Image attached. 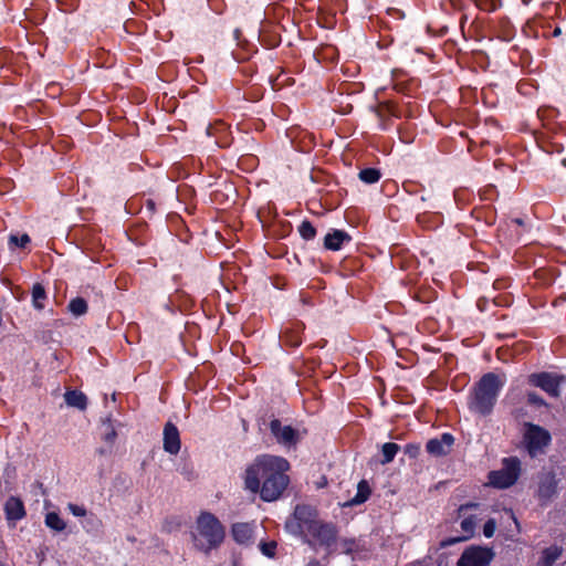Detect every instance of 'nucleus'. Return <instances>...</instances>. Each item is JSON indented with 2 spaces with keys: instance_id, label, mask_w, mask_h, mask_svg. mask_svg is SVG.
Instances as JSON below:
<instances>
[{
  "instance_id": "f257e3e1",
  "label": "nucleus",
  "mask_w": 566,
  "mask_h": 566,
  "mask_svg": "<svg viewBox=\"0 0 566 566\" xmlns=\"http://www.w3.org/2000/svg\"><path fill=\"white\" fill-rule=\"evenodd\" d=\"M289 470L290 463L282 457L259 455L245 470V489L252 493H259L265 502L276 501L290 483L286 474Z\"/></svg>"
},
{
  "instance_id": "f03ea898",
  "label": "nucleus",
  "mask_w": 566,
  "mask_h": 566,
  "mask_svg": "<svg viewBox=\"0 0 566 566\" xmlns=\"http://www.w3.org/2000/svg\"><path fill=\"white\" fill-rule=\"evenodd\" d=\"M193 547L205 554L217 549L226 538L223 524L210 512H201L190 532Z\"/></svg>"
},
{
  "instance_id": "7ed1b4c3",
  "label": "nucleus",
  "mask_w": 566,
  "mask_h": 566,
  "mask_svg": "<svg viewBox=\"0 0 566 566\" xmlns=\"http://www.w3.org/2000/svg\"><path fill=\"white\" fill-rule=\"evenodd\" d=\"M503 384L497 375L493 373L485 374L474 387L469 402L470 409L482 416L489 415L496 402Z\"/></svg>"
},
{
  "instance_id": "20e7f679",
  "label": "nucleus",
  "mask_w": 566,
  "mask_h": 566,
  "mask_svg": "<svg viewBox=\"0 0 566 566\" xmlns=\"http://www.w3.org/2000/svg\"><path fill=\"white\" fill-rule=\"evenodd\" d=\"M478 510L479 504L476 503H468L459 507V516L462 518L460 526L463 535L460 537H451L442 541L441 547L450 546L473 537L476 524L479 521H481V514L473 513L472 511Z\"/></svg>"
},
{
  "instance_id": "39448f33",
  "label": "nucleus",
  "mask_w": 566,
  "mask_h": 566,
  "mask_svg": "<svg viewBox=\"0 0 566 566\" xmlns=\"http://www.w3.org/2000/svg\"><path fill=\"white\" fill-rule=\"evenodd\" d=\"M521 473V461L516 457L505 458L503 468L489 473V483L497 489L512 486Z\"/></svg>"
},
{
  "instance_id": "423d86ee",
  "label": "nucleus",
  "mask_w": 566,
  "mask_h": 566,
  "mask_svg": "<svg viewBox=\"0 0 566 566\" xmlns=\"http://www.w3.org/2000/svg\"><path fill=\"white\" fill-rule=\"evenodd\" d=\"M304 541L313 546L331 547L337 538V528L332 523L315 522L303 535Z\"/></svg>"
},
{
  "instance_id": "0eeeda50",
  "label": "nucleus",
  "mask_w": 566,
  "mask_h": 566,
  "mask_svg": "<svg viewBox=\"0 0 566 566\" xmlns=\"http://www.w3.org/2000/svg\"><path fill=\"white\" fill-rule=\"evenodd\" d=\"M317 521L316 511L313 507L300 504L295 506L293 517L286 522V528L295 535L303 536Z\"/></svg>"
},
{
  "instance_id": "6e6552de",
  "label": "nucleus",
  "mask_w": 566,
  "mask_h": 566,
  "mask_svg": "<svg viewBox=\"0 0 566 566\" xmlns=\"http://www.w3.org/2000/svg\"><path fill=\"white\" fill-rule=\"evenodd\" d=\"M494 556L492 548L472 545L463 551L457 566H490Z\"/></svg>"
},
{
  "instance_id": "1a4fd4ad",
  "label": "nucleus",
  "mask_w": 566,
  "mask_h": 566,
  "mask_svg": "<svg viewBox=\"0 0 566 566\" xmlns=\"http://www.w3.org/2000/svg\"><path fill=\"white\" fill-rule=\"evenodd\" d=\"M525 441L530 454L534 457L537 452L542 451L544 447L549 444L551 434L546 429L528 423L526 426Z\"/></svg>"
},
{
  "instance_id": "9d476101",
  "label": "nucleus",
  "mask_w": 566,
  "mask_h": 566,
  "mask_svg": "<svg viewBox=\"0 0 566 566\" xmlns=\"http://www.w3.org/2000/svg\"><path fill=\"white\" fill-rule=\"evenodd\" d=\"M564 380L563 376L552 374V373H541V374H533L530 376V381L536 386L542 388L544 391H546L552 397H558L559 396V387L562 381Z\"/></svg>"
},
{
  "instance_id": "9b49d317",
  "label": "nucleus",
  "mask_w": 566,
  "mask_h": 566,
  "mask_svg": "<svg viewBox=\"0 0 566 566\" xmlns=\"http://www.w3.org/2000/svg\"><path fill=\"white\" fill-rule=\"evenodd\" d=\"M270 429L277 442L283 446L292 447L295 446L300 440L298 432L291 426L282 427V423L279 419H273L270 422Z\"/></svg>"
},
{
  "instance_id": "f8f14e48",
  "label": "nucleus",
  "mask_w": 566,
  "mask_h": 566,
  "mask_svg": "<svg viewBox=\"0 0 566 566\" xmlns=\"http://www.w3.org/2000/svg\"><path fill=\"white\" fill-rule=\"evenodd\" d=\"M453 442L454 439L450 433H443L441 438L430 439L426 444V449L428 453L441 457L449 452Z\"/></svg>"
},
{
  "instance_id": "ddd939ff",
  "label": "nucleus",
  "mask_w": 566,
  "mask_h": 566,
  "mask_svg": "<svg viewBox=\"0 0 566 566\" xmlns=\"http://www.w3.org/2000/svg\"><path fill=\"white\" fill-rule=\"evenodd\" d=\"M164 449L170 454H177L180 450L179 431L171 422H167L164 428Z\"/></svg>"
},
{
  "instance_id": "4468645a",
  "label": "nucleus",
  "mask_w": 566,
  "mask_h": 566,
  "mask_svg": "<svg viewBox=\"0 0 566 566\" xmlns=\"http://www.w3.org/2000/svg\"><path fill=\"white\" fill-rule=\"evenodd\" d=\"M352 237L344 230L334 229L324 238V248L331 251H338L344 243L350 242Z\"/></svg>"
},
{
  "instance_id": "2eb2a0df",
  "label": "nucleus",
  "mask_w": 566,
  "mask_h": 566,
  "mask_svg": "<svg viewBox=\"0 0 566 566\" xmlns=\"http://www.w3.org/2000/svg\"><path fill=\"white\" fill-rule=\"evenodd\" d=\"M233 539L240 545H249L253 539V526L249 523H235L231 527Z\"/></svg>"
},
{
  "instance_id": "dca6fc26",
  "label": "nucleus",
  "mask_w": 566,
  "mask_h": 566,
  "mask_svg": "<svg viewBox=\"0 0 566 566\" xmlns=\"http://www.w3.org/2000/svg\"><path fill=\"white\" fill-rule=\"evenodd\" d=\"M4 512L8 521H19L25 516L23 502L19 497L11 496L4 504Z\"/></svg>"
},
{
  "instance_id": "f3484780",
  "label": "nucleus",
  "mask_w": 566,
  "mask_h": 566,
  "mask_svg": "<svg viewBox=\"0 0 566 566\" xmlns=\"http://www.w3.org/2000/svg\"><path fill=\"white\" fill-rule=\"evenodd\" d=\"M556 489V482L552 473H547L542 476L538 485V497L542 502L546 503L552 499Z\"/></svg>"
},
{
  "instance_id": "a211bd4d",
  "label": "nucleus",
  "mask_w": 566,
  "mask_h": 566,
  "mask_svg": "<svg viewBox=\"0 0 566 566\" xmlns=\"http://www.w3.org/2000/svg\"><path fill=\"white\" fill-rule=\"evenodd\" d=\"M65 402L71 406L75 407L80 410H84L87 406V398L86 396L78 390H69L64 394Z\"/></svg>"
},
{
  "instance_id": "6ab92c4d",
  "label": "nucleus",
  "mask_w": 566,
  "mask_h": 566,
  "mask_svg": "<svg viewBox=\"0 0 566 566\" xmlns=\"http://www.w3.org/2000/svg\"><path fill=\"white\" fill-rule=\"evenodd\" d=\"M562 548L558 546H551L543 551L541 562L545 566H553V564L560 557Z\"/></svg>"
},
{
  "instance_id": "aec40b11",
  "label": "nucleus",
  "mask_w": 566,
  "mask_h": 566,
  "mask_svg": "<svg viewBox=\"0 0 566 566\" xmlns=\"http://www.w3.org/2000/svg\"><path fill=\"white\" fill-rule=\"evenodd\" d=\"M46 298V292L42 284L35 283L32 287V303L36 310L44 308V301Z\"/></svg>"
},
{
  "instance_id": "412c9836",
  "label": "nucleus",
  "mask_w": 566,
  "mask_h": 566,
  "mask_svg": "<svg viewBox=\"0 0 566 566\" xmlns=\"http://www.w3.org/2000/svg\"><path fill=\"white\" fill-rule=\"evenodd\" d=\"M400 447L395 442H387L381 447L382 459L380 460L381 464H387L394 461L396 454L399 452Z\"/></svg>"
},
{
  "instance_id": "4be33fe9",
  "label": "nucleus",
  "mask_w": 566,
  "mask_h": 566,
  "mask_svg": "<svg viewBox=\"0 0 566 566\" xmlns=\"http://www.w3.org/2000/svg\"><path fill=\"white\" fill-rule=\"evenodd\" d=\"M358 177L363 182L373 185L379 181L381 172L377 168H365L359 171Z\"/></svg>"
},
{
  "instance_id": "5701e85b",
  "label": "nucleus",
  "mask_w": 566,
  "mask_h": 566,
  "mask_svg": "<svg viewBox=\"0 0 566 566\" xmlns=\"http://www.w3.org/2000/svg\"><path fill=\"white\" fill-rule=\"evenodd\" d=\"M370 492L371 491H370V488H369L367 481L361 480L357 485V493L354 496V499L352 500V503L353 504L364 503L365 501L368 500Z\"/></svg>"
},
{
  "instance_id": "b1692460",
  "label": "nucleus",
  "mask_w": 566,
  "mask_h": 566,
  "mask_svg": "<svg viewBox=\"0 0 566 566\" xmlns=\"http://www.w3.org/2000/svg\"><path fill=\"white\" fill-rule=\"evenodd\" d=\"M45 524L48 527L61 532L66 527L64 521L59 516L57 513L50 512L45 516Z\"/></svg>"
},
{
  "instance_id": "393cba45",
  "label": "nucleus",
  "mask_w": 566,
  "mask_h": 566,
  "mask_svg": "<svg viewBox=\"0 0 566 566\" xmlns=\"http://www.w3.org/2000/svg\"><path fill=\"white\" fill-rule=\"evenodd\" d=\"M69 310L75 316H81L87 312V303L82 297H75L69 303Z\"/></svg>"
},
{
  "instance_id": "a878e982",
  "label": "nucleus",
  "mask_w": 566,
  "mask_h": 566,
  "mask_svg": "<svg viewBox=\"0 0 566 566\" xmlns=\"http://www.w3.org/2000/svg\"><path fill=\"white\" fill-rule=\"evenodd\" d=\"M298 232H300V235L304 239V240H312L315 238L316 235V229L313 227V224L305 220L303 221L300 227H298Z\"/></svg>"
},
{
  "instance_id": "bb28decb",
  "label": "nucleus",
  "mask_w": 566,
  "mask_h": 566,
  "mask_svg": "<svg viewBox=\"0 0 566 566\" xmlns=\"http://www.w3.org/2000/svg\"><path fill=\"white\" fill-rule=\"evenodd\" d=\"M259 547H260L261 553L264 556H266L269 558H274L275 557L276 547H277V543L275 541L261 542Z\"/></svg>"
},
{
  "instance_id": "cd10ccee",
  "label": "nucleus",
  "mask_w": 566,
  "mask_h": 566,
  "mask_svg": "<svg viewBox=\"0 0 566 566\" xmlns=\"http://www.w3.org/2000/svg\"><path fill=\"white\" fill-rule=\"evenodd\" d=\"M340 546H342L343 553H345L347 555H352V554L360 551L359 543L353 538L343 539L340 543Z\"/></svg>"
},
{
  "instance_id": "c85d7f7f",
  "label": "nucleus",
  "mask_w": 566,
  "mask_h": 566,
  "mask_svg": "<svg viewBox=\"0 0 566 566\" xmlns=\"http://www.w3.org/2000/svg\"><path fill=\"white\" fill-rule=\"evenodd\" d=\"M9 241L17 247L24 248L30 242V238L28 234H22L21 237L11 235Z\"/></svg>"
},
{
  "instance_id": "c756f323",
  "label": "nucleus",
  "mask_w": 566,
  "mask_h": 566,
  "mask_svg": "<svg viewBox=\"0 0 566 566\" xmlns=\"http://www.w3.org/2000/svg\"><path fill=\"white\" fill-rule=\"evenodd\" d=\"M496 528V523L494 520H489L483 526V534L485 537L490 538L494 535Z\"/></svg>"
},
{
  "instance_id": "7c9ffc66",
  "label": "nucleus",
  "mask_w": 566,
  "mask_h": 566,
  "mask_svg": "<svg viewBox=\"0 0 566 566\" xmlns=\"http://www.w3.org/2000/svg\"><path fill=\"white\" fill-rule=\"evenodd\" d=\"M69 510L71 513L75 516H85L86 510L83 506L76 505V504H69Z\"/></svg>"
},
{
  "instance_id": "2f4dec72",
  "label": "nucleus",
  "mask_w": 566,
  "mask_h": 566,
  "mask_svg": "<svg viewBox=\"0 0 566 566\" xmlns=\"http://www.w3.org/2000/svg\"><path fill=\"white\" fill-rule=\"evenodd\" d=\"M284 342L293 347H296L301 344L302 340L298 335H293V336L289 337L287 332H285L284 333Z\"/></svg>"
},
{
  "instance_id": "473e14b6",
  "label": "nucleus",
  "mask_w": 566,
  "mask_h": 566,
  "mask_svg": "<svg viewBox=\"0 0 566 566\" xmlns=\"http://www.w3.org/2000/svg\"><path fill=\"white\" fill-rule=\"evenodd\" d=\"M527 400L532 405H537V406L544 405V400L535 392H530L527 395Z\"/></svg>"
},
{
  "instance_id": "72a5a7b5",
  "label": "nucleus",
  "mask_w": 566,
  "mask_h": 566,
  "mask_svg": "<svg viewBox=\"0 0 566 566\" xmlns=\"http://www.w3.org/2000/svg\"><path fill=\"white\" fill-rule=\"evenodd\" d=\"M405 452L410 457H416L419 452V446L416 444H407L405 448Z\"/></svg>"
},
{
  "instance_id": "f704fd0d",
  "label": "nucleus",
  "mask_w": 566,
  "mask_h": 566,
  "mask_svg": "<svg viewBox=\"0 0 566 566\" xmlns=\"http://www.w3.org/2000/svg\"><path fill=\"white\" fill-rule=\"evenodd\" d=\"M421 565H422L421 560H415V562L407 564L406 566H421Z\"/></svg>"
},
{
  "instance_id": "c9c22d12",
  "label": "nucleus",
  "mask_w": 566,
  "mask_h": 566,
  "mask_svg": "<svg viewBox=\"0 0 566 566\" xmlns=\"http://www.w3.org/2000/svg\"><path fill=\"white\" fill-rule=\"evenodd\" d=\"M310 566H319V563L317 560H312L310 563Z\"/></svg>"
},
{
  "instance_id": "e433bc0d",
  "label": "nucleus",
  "mask_w": 566,
  "mask_h": 566,
  "mask_svg": "<svg viewBox=\"0 0 566 566\" xmlns=\"http://www.w3.org/2000/svg\"><path fill=\"white\" fill-rule=\"evenodd\" d=\"M212 129H213V127H212V126H209V127L207 128V133H208V135H211V134H212Z\"/></svg>"
},
{
  "instance_id": "4c0bfd02",
  "label": "nucleus",
  "mask_w": 566,
  "mask_h": 566,
  "mask_svg": "<svg viewBox=\"0 0 566 566\" xmlns=\"http://www.w3.org/2000/svg\"><path fill=\"white\" fill-rule=\"evenodd\" d=\"M510 513H511V517L514 520L515 524L517 525V521H516V518H515V516H514L513 512H510Z\"/></svg>"
},
{
  "instance_id": "58836bf2",
  "label": "nucleus",
  "mask_w": 566,
  "mask_h": 566,
  "mask_svg": "<svg viewBox=\"0 0 566 566\" xmlns=\"http://www.w3.org/2000/svg\"><path fill=\"white\" fill-rule=\"evenodd\" d=\"M559 33H560V30L558 28L555 29L554 34L556 35V34H559Z\"/></svg>"
},
{
  "instance_id": "ea45409f",
  "label": "nucleus",
  "mask_w": 566,
  "mask_h": 566,
  "mask_svg": "<svg viewBox=\"0 0 566 566\" xmlns=\"http://www.w3.org/2000/svg\"><path fill=\"white\" fill-rule=\"evenodd\" d=\"M515 222H516L517 224H523V222H522V220H521V219H516V220H515Z\"/></svg>"
},
{
  "instance_id": "a19ab883",
  "label": "nucleus",
  "mask_w": 566,
  "mask_h": 566,
  "mask_svg": "<svg viewBox=\"0 0 566 566\" xmlns=\"http://www.w3.org/2000/svg\"><path fill=\"white\" fill-rule=\"evenodd\" d=\"M216 126L223 127L224 125H223V123H219V124H217Z\"/></svg>"
}]
</instances>
